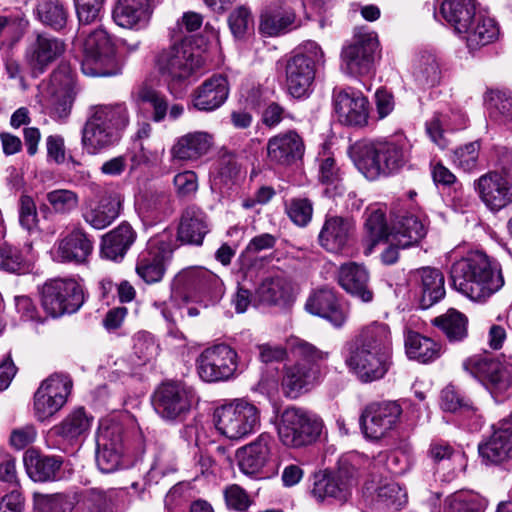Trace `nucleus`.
I'll return each mask as SVG.
<instances>
[{"label":"nucleus","instance_id":"dca6fc26","mask_svg":"<svg viewBox=\"0 0 512 512\" xmlns=\"http://www.w3.org/2000/svg\"><path fill=\"white\" fill-rule=\"evenodd\" d=\"M237 352L226 344L206 348L197 358L200 378L209 383L227 381L238 368Z\"/></svg>","mask_w":512,"mask_h":512},{"label":"nucleus","instance_id":"9d476101","mask_svg":"<svg viewBox=\"0 0 512 512\" xmlns=\"http://www.w3.org/2000/svg\"><path fill=\"white\" fill-rule=\"evenodd\" d=\"M322 428L320 418L302 408L288 407L280 415L277 431L284 446L302 448L315 443Z\"/></svg>","mask_w":512,"mask_h":512},{"label":"nucleus","instance_id":"5701e85b","mask_svg":"<svg viewBox=\"0 0 512 512\" xmlns=\"http://www.w3.org/2000/svg\"><path fill=\"white\" fill-rule=\"evenodd\" d=\"M65 50L64 40L48 33H39L28 46L26 58L33 72L43 73Z\"/></svg>","mask_w":512,"mask_h":512},{"label":"nucleus","instance_id":"603ef678","mask_svg":"<svg viewBox=\"0 0 512 512\" xmlns=\"http://www.w3.org/2000/svg\"><path fill=\"white\" fill-rule=\"evenodd\" d=\"M90 427V419L83 408L70 413L60 424L51 429V433L67 440H73L84 434Z\"/></svg>","mask_w":512,"mask_h":512},{"label":"nucleus","instance_id":"c85d7f7f","mask_svg":"<svg viewBox=\"0 0 512 512\" xmlns=\"http://www.w3.org/2000/svg\"><path fill=\"white\" fill-rule=\"evenodd\" d=\"M362 493L366 498L376 494L378 500L383 505L394 511L404 508L408 503V495L405 488L393 480L383 479L380 476H373L370 480L366 481Z\"/></svg>","mask_w":512,"mask_h":512},{"label":"nucleus","instance_id":"a19ab883","mask_svg":"<svg viewBox=\"0 0 512 512\" xmlns=\"http://www.w3.org/2000/svg\"><path fill=\"white\" fill-rule=\"evenodd\" d=\"M462 34L467 46L470 49H477L497 39L499 29L492 18L474 13V16L467 25V31H463Z\"/></svg>","mask_w":512,"mask_h":512},{"label":"nucleus","instance_id":"58836bf2","mask_svg":"<svg viewBox=\"0 0 512 512\" xmlns=\"http://www.w3.org/2000/svg\"><path fill=\"white\" fill-rule=\"evenodd\" d=\"M112 16L120 27L131 29L142 26L149 18L148 0H118Z\"/></svg>","mask_w":512,"mask_h":512},{"label":"nucleus","instance_id":"20e7f679","mask_svg":"<svg viewBox=\"0 0 512 512\" xmlns=\"http://www.w3.org/2000/svg\"><path fill=\"white\" fill-rule=\"evenodd\" d=\"M292 349L298 360L284 368L281 390L286 397L296 399L318 384L321 378L320 363L328 358V352L301 339L292 343Z\"/></svg>","mask_w":512,"mask_h":512},{"label":"nucleus","instance_id":"6ab92c4d","mask_svg":"<svg viewBox=\"0 0 512 512\" xmlns=\"http://www.w3.org/2000/svg\"><path fill=\"white\" fill-rule=\"evenodd\" d=\"M462 366L491 392L502 393L510 386L509 376L503 365L489 355H473L464 360Z\"/></svg>","mask_w":512,"mask_h":512},{"label":"nucleus","instance_id":"3c124183","mask_svg":"<svg viewBox=\"0 0 512 512\" xmlns=\"http://www.w3.org/2000/svg\"><path fill=\"white\" fill-rule=\"evenodd\" d=\"M37 19L55 31L65 28L69 11L61 0H40L35 9Z\"/></svg>","mask_w":512,"mask_h":512},{"label":"nucleus","instance_id":"c03bdc74","mask_svg":"<svg viewBox=\"0 0 512 512\" xmlns=\"http://www.w3.org/2000/svg\"><path fill=\"white\" fill-rule=\"evenodd\" d=\"M439 13L458 34L467 31V25L475 13L473 0H439Z\"/></svg>","mask_w":512,"mask_h":512},{"label":"nucleus","instance_id":"ea45409f","mask_svg":"<svg viewBox=\"0 0 512 512\" xmlns=\"http://www.w3.org/2000/svg\"><path fill=\"white\" fill-rule=\"evenodd\" d=\"M256 297L269 305L288 304L293 300V288L286 277L271 276L261 282L256 289Z\"/></svg>","mask_w":512,"mask_h":512},{"label":"nucleus","instance_id":"c9c22d12","mask_svg":"<svg viewBox=\"0 0 512 512\" xmlns=\"http://www.w3.org/2000/svg\"><path fill=\"white\" fill-rule=\"evenodd\" d=\"M295 20L296 15L291 8L272 4L262 11L259 29L264 35L278 36L290 31L294 27Z\"/></svg>","mask_w":512,"mask_h":512},{"label":"nucleus","instance_id":"7c9ffc66","mask_svg":"<svg viewBox=\"0 0 512 512\" xmlns=\"http://www.w3.org/2000/svg\"><path fill=\"white\" fill-rule=\"evenodd\" d=\"M352 224L340 216L327 218L319 233V243L328 252L343 254L350 248Z\"/></svg>","mask_w":512,"mask_h":512},{"label":"nucleus","instance_id":"864d4df0","mask_svg":"<svg viewBox=\"0 0 512 512\" xmlns=\"http://www.w3.org/2000/svg\"><path fill=\"white\" fill-rule=\"evenodd\" d=\"M440 405L444 411L460 413L464 417L476 415L477 409L454 386L448 385L440 395Z\"/></svg>","mask_w":512,"mask_h":512},{"label":"nucleus","instance_id":"423d86ee","mask_svg":"<svg viewBox=\"0 0 512 512\" xmlns=\"http://www.w3.org/2000/svg\"><path fill=\"white\" fill-rule=\"evenodd\" d=\"M312 497L322 503L327 500L339 504L348 502L352 495V453H343L333 469L315 473Z\"/></svg>","mask_w":512,"mask_h":512},{"label":"nucleus","instance_id":"69168bd1","mask_svg":"<svg viewBox=\"0 0 512 512\" xmlns=\"http://www.w3.org/2000/svg\"><path fill=\"white\" fill-rule=\"evenodd\" d=\"M140 205L150 216L160 217L171 211V198L165 191H152L143 198Z\"/></svg>","mask_w":512,"mask_h":512},{"label":"nucleus","instance_id":"6e6552de","mask_svg":"<svg viewBox=\"0 0 512 512\" xmlns=\"http://www.w3.org/2000/svg\"><path fill=\"white\" fill-rule=\"evenodd\" d=\"M324 53L314 41L304 43L299 52L286 63V87L291 96H307L315 79L316 66L324 64Z\"/></svg>","mask_w":512,"mask_h":512},{"label":"nucleus","instance_id":"f3484780","mask_svg":"<svg viewBox=\"0 0 512 512\" xmlns=\"http://www.w3.org/2000/svg\"><path fill=\"white\" fill-rule=\"evenodd\" d=\"M401 415L402 408L396 401L371 403L360 416V428L366 438L379 440L396 428Z\"/></svg>","mask_w":512,"mask_h":512},{"label":"nucleus","instance_id":"412c9836","mask_svg":"<svg viewBox=\"0 0 512 512\" xmlns=\"http://www.w3.org/2000/svg\"><path fill=\"white\" fill-rule=\"evenodd\" d=\"M478 453L486 465H499L512 460V418L501 420L491 436L480 442Z\"/></svg>","mask_w":512,"mask_h":512},{"label":"nucleus","instance_id":"37998d69","mask_svg":"<svg viewBox=\"0 0 512 512\" xmlns=\"http://www.w3.org/2000/svg\"><path fill=\"white\" fill-rule=\"evenodd\" d=\"M412 76L420 88L438 85L442 78V70L437 56L432 52H421L414 61Z\"/></svg>","mask_w":512,"mask_h":512},{"label":"nucleus","instance_id":"f257e3e1","mask_svg":"<svg viewBox=\"0 0 512 512\" xmlns=\"http://www.w3.org/2000/svg\"><path fill=\"white\" fill-rule=\"evenodd\" d=\"M452 287L476 302H485L504 286L500 266L481 251H470L450 270Z\"/></svg>","mask_w":512,"mask_h":512},{"label":"nucleus","instance_id":"8fccbe9b","mask_svg":"<svg viewBox=\"0 0 512 512\" xmlns=\"http://www.w3.org/2000/svg\"><path fill=\"white\" fill-rule=\"evenodd\" d=\"M126 492L123 489L92 488L87 494L89 512H118L124 503Z\"/></svg>","mask_w":512,"mask_h":512},{"label":"nucleus","instance_id":"a211bd4d","mask_svg":"<svg viewBox=\"0 0 512 512\" xmlns=\"http://www.w3.org/2000/svg\"><path fill=\"white\" fill-rule=\"evenodd\" d=\"M123 427L118 423L101 424L96 437V464L102 473H113L121 465Z\"/></svg>","mask_w":512,"mask_h":512},{"label":"nucleus","instance_id":"ddd939ff","mask_svg":"<svg viewBox=\"0 0 512 512\" xmlns=\"http://www.w3.org/2000/svg\"><path fill=\"white\" fill-rule=\"evenodd\" d=\"M172 252L173 243L169 233L152 237L138 255L137 275L148 284L161 281L165 274V263L171 258Z\"/></svg>","mask_w":512,"mask_h":512},{"label":"nucleus","instance_id":"0e129e2a","mask_svg":"<svg viewBox=\"0 0 512 512\" xmlns=\"http://www.w3.org/2000/svg\"><path fill=\"white\" fill-rule=\"evenodd\" d=\"M481 144L479 141L466 143L453 152V163L464 172L476 169Z\"/></svg>","mask_w":512,"mask_h":512},{"label":"nucleus","instance_id":"f704fd0d","mask_svg":"<svg viewBox=\"0 0 512 512\" xmlns=\"http://www.w3.org/2000/svg\"><path fill=\"white\" fill-rule=\"evenodd\" d=\"M23 460L28 476L35 482L56 480L63 464L61 457L44 455L34 449L27 450Z\"/></svg>","mask_w":512,"mask_h":512},{"label":"nucleus","instance_id":"774afa93","mask_svg":"<svg viewBox=\"0 0 512 512\" xmlns=\"http://www.w3.org/2000/svg\"><path fill=\"white\" fill-rule=\"evenodd\" d=\"M158 346L154 338L145 332L138 333L134 337L133 353L137 358L135 365H143L157 354Z\"/></svg>","mask_w":512,"mask_h":512},{"label":"nucleus","instance_id":"338daca9","mask_svg":"<svg viewBox=\"0 0 512 512\" xmlns=\"http://www.w3.org/2000/svg\"><path fill=\"white\" fill-rule=\"evenodd\" d=\"M366 228L371 238L365 249V254L369 255L378 241L391 236V231L388 230L384 214L381 211H374L369 215Z\"/></svg>","mask_w":512,"mask_h":512},{"label":"nucleus","instance_id":"72a5a7b5","mask_svg":"<svg viewBox=\"0 0 512 512\" xmlns=\"http://www.w3.org/2000/svg\"><path fill=\"white\" fill-rule=\"evenodd\" d=\"M135 239L136 233L131 225L123 222L102 237L100 254L105 259L120 262Z\"/></svg>","mask_w":512,"mask_h":512},{"label":"nucleus","instance_id":"09e8293b","mask_svg":"<svg viewBox=\"0 0 512 512\" xmlns=\"http://www.w3.org/2000/svg\"><path fill=\"white\" fill-rule=\"evenodd\" d=\"M432 324L437 327L450 342L463 341L468 336V318L460 311L451 308L434 318Z\"/></svg>","mask_w":512,"mask_h":512},{"label":"nucleus","instance_id":"bf43d9fd","mask_svg":"<svg viewBox=\"0 0 512 512\" xmlns=\"http://www.w3.org/2000/svg\"><path fill=\"white\" fill-rule=\"evenodd\" d=\"M0 270L23 274L30 270V264L16 247L4 245L0 247Z\"/></svg>","mask_w":512,"mask_h":512},{"label":"nucleus","instance_id":"4468645a","mask_svg":"<svg viewBox=\"0 0 512 512\" xmlns=\"http://www.w3.org/2000/svg\"><path fill=\"white\" fill-rule=\"evenodd\" d=\"M193 388L182 383H163L154 392L152 404L156 413L168 421L182 420L195 401Z\"/></svg>","mask_w":512,"mask_h":512},{"label":"nucleus","instance_id":"cd10ccee","mask_svg":"<svg viewBox=\"0 0 512 512\" xmlns=\"http://www.w3.org/2000/svg\"><path fill=\"white\" fill-rule=\"evenodd\" d=\"M267 157L277 164L289 165L301 159L304 154V143L295 131L279 133L267 142Z\"/></svg>","mask_w":512,"mask_h":512},{"label":"nucleus","instance_id":"0eeeda50","mask_svg":"<svg viewBox=\"0 0 512 512\" xmlns=\"http://www.w3.org/2000/svg\"><path fill=\"white\" fill-rule=\"evenodd\" d=\"M77 92L75 73L70 64H59L49 82L42 85L44 106L50 117L56 121L67 120Z\"/></svg>","mask_w":512,"mask_h":512},{"label":"nucleus","instance_id":"a878e982","mask_svg":"<svg viewBox=\"0 0 512 512\" xmlns=\"http://www.w3.org/2000/svg\"><path fill=\"white\" fill-rule=\"evenodd\" d=\"M229 91L227 77L221 74L213 75L194 90L193 107L199 111L212 112L226 102Z\"/></svg>","mask_w":512,"mask_h":512},{"label":"nucleus","instance_id":"a18cd8bd","mask_svg":"<svg viewBox=\"0 0 512 512\" xmlns=\"http://www.w3.org/2000/svg\"><path fill=\"white\" fill-rule=\"evenodd\" d=\"M356 348L392 353L389 326L377 321L365 326L358 335Z\"/></svg>","mask_w":512,"mask_h":512},{"label":"nucleus","instance_id":"5fc2aeb1","mask_svg":"<svg viewBox=\"0 0 512 512\" xmlns=\"http://www.w3.org/2000/svg\"><path fill=\"white\" fill-rule=\"evenodd\" d=\"M75 503V497L65 493L34 495V505L39 512H72Z\"/></svg>","mask_w":512,"mask_h":512},{"label":"nucleus","instance_id":"2eb2a0df","mask_svg":"<svg viewBox=\"0 0 512 512\" xmlns=\"http://www.w3.org/2000/svg\"><path fill=\"white\" fill-rule=\"evenodd\" d=\"M72 380L66 374L55 373L44 380L34 394L33 410L38 421L54 416L66 403Z\"/></svg>","mask_w":512,"mask_h":512},{"label":"nucleus","instance_id":"b1692460","mask_svg":"<svg viewBox=\"0 0 512 512\" xmlns=\"http://www.w3.org/2000/svg\"><path fill=\"white\" fill-rule=\"evenodd\" d=\"M392 365V353L358 349L354 352V374L362 383L385 377Z\"/></svg>","mask_w":512,"mask_h":512},{"label":"nucleus","instance_id":"39448f33","mask_svg":"<svg viewBox=\"0 0 512 512\" xmlns=\"http://www.w3.org/2000/svg\"><path fill=\"white\" fill-rule=\"evenodd\" d=\"M80 38H82L83 47L81 69L85 75L108 77L118 74L119 67L115 58V47L104 28L82 29Z\"/></svg>","mask_w":512,"mask_h":512},{"label":"nucleus","instance_id":"4d7b16f0","mask_svg":"<svg viewBox=\"0 0 512 512\" xmlns=\"http://www.w3.org/2000/svg\"><path fill=\"white\" fill-rule=\"evenodd\" d=\"M138 102L148 105L152 110V120L161 122L165 119L168 112V102L164 95L160 92L149 88L142 87L137 94Z\"/></svg>","mask_w":512,"mask_h":512},{"label":"nucleus","instance_id":"e2e57ef3","mask_svg":"<svg viewBox=\"0 0 512 512\" xmlns=\"http://www.w3.org/2000/svg\"><path fill=\"white\" fill-rule=\"evenodd\" d=\"M286 213L294 224L305 227L312 219L313 204L308 198L295 197L286 202Z\"/></svg>","mask_w":512,"mask_h":512},{"label":"nucleus","instance_id":"bb28decb","mask_svg":"<svg viewBox=\"0 0 512 512\" xmlns=\"http://www.w3.org/2000/svg\"><path fill=\"white\" fill-rule=\"evenodd\" d=\"M273 438L267 434H260L257 439L237 451L238 465L241 472L256 476L268 463L271 456Z\"/></svg>","mask_w":512,"mask_h":512},{"label":"nucleus","instance_id":"f03ea898","mask_svg":"<svg viewBox=\"0 0 512 512\" xmlns=\"http://www.w3.org/2000/svg\"><path fill=\"white\" fill-rule=\"evenodd\" d=\"M409 148L403 135L377 143L358 141L354 145V165L367 179L374 180L399 171L408 161Z\"/></svg>","mask_w":512,"mask_h":512},{"label":"nucleus","instance_id":"473e14b6","mask_svg":"<svg viewBox=\"0 0 512 512\" xmlns=\"http://www.w3.org/2000/svg\"><path fill=\"white\" fill-rule=\"evenodd\" d=\"M209 232L206 213L197 206H188L181 216L178 227V240L185 244L199 246Z\"/></svg>","mask_w":512,"mask_h":512},{"label":"nucleus","instance_id":"1a4fd4ad","mask_svg":"<svg viewBox=\"0 0 512 512\" xmlns=\"http://www.w3.org/2000/svg\"><path fill=\"white\" fill-rule=\"evenodd\" d=\"M203 64V59L199 55H194L182 43L173 44L161 50L155 59V65L161 79L167 84L171 92L185 84Z\"/></svg>","mask_w":512,"mask_h":512},{"label":"nucleus","instance_id":"13d9d810","mask_svg":"<svg viewBox=\"0 0 512 512\" xmlns=\"http://www.w3.org/2000/svg\"><path fill=\"white\" fill-rule=\"evenodd\" d=\"M46 200L57 214H69L79 204L76 192L68 189H55L46 194Z\"/></svg>","mask_w":512,"mask_h":512},{"label":"nucleus","instance_id":"9b49d317","mask_svg":"<svg viewBox=\"0 0 512 512\" xmlns=\"http://www.w3.org/2000/svg\"><path fill=\"white\" fill-rule=\"evenodd\" d=\"M216 428L224 436L238 440L254 433L260 426V411L252 403L237 400L215 412Z\"/></svg>","mask_w":512,"mask_h":512},{"label":"nucleus","instance_id":"2f4dec72","mask_svg":"<svg viewBox=\"0 0 512 512\" xmlns=\"http://www.w3.org/2000/svg\"><path fill=\"white\" fill-rule=\"evenodd\" d=\"M305 308L310 314L328 320L335 327L342 326L346 321L338 298L334 291L327 287L313 291L306 301Z\"/></svg>","mask_w":512,"mask_h":512},{"label":"nucleus","instance_id":"c756f323","mask_svg":"<svg viewBox=\"0 0 512 512\" xmlns=\"http://www.w3.org/2000/svg\"><path fill=\"white\" fill-rule=\"evenodd\" d=\"M412 279L418 287L421 308L428 309L444 298L445 278L440 270L423 267L412 272Z\"/></svg>","mask_w":512,"mask_h":512},{"label":"nucleus","instance_id":"79ce46f5","mask_svg":"<svg viewBox=\"0 0 512 512\" xmlns=\"http://www.w3.org/2000/svg\"><path fill=\"white\" fill-rule=\"evenodd\" d=\"M426 233V224L415 215L401 217L391 230L393 242L403 249L418 244Z\"/></svg>","mask_w":512,"mask_h":512},{"label":"nucleus","instance_id":"052dcab7","mask_svg":"<svg viewBox=\"0 0 512 512\" xmlns=\"http://www.w3.org/2000/svg\"><path fill=\"white\" fill-rule=\"evenodd\" d=\"M228 25L236 39H243L253 30L254 20L251 11L246 6L234 9L228 17Z\"/></svg>","mask_w":512,"mask_h":512},{"label":"nucleus","instance_id":"49530a36","mask_svg":"<svg viewBox=\"0 0 512 512\" xmlns=\"http://www.w3.org/2000/svg\"><path fill=\"white\" fill-rule=\"evenodd\" d=\"M220 284L217 275L206 269H186L171 282L172 290H207Z\"/></svg>","mask_w":512,"mask_h":512},{"label":"nucleus","instance_id":"4c0bfd02","mask_svg":"<svg viewBox=\"0 0 512 512\" xmlns=\"http://www.w3.org/2000/svg\"><path fill=\"white\" fill-rule=\"evenodd\" d=\"M121 207L120 196L116 193L104 195L98 204L86 209L83 218L87 224L95 229H104L119 215Z\"/></svg>","mask_w":512,"mask_h":512},{"label":"nucleus","instance_id":"aec40b11","mask_svg":"<svg viewBox=\"0 0 512 512\" xmlns=\"http://www.w3.org/2000/svg\"><path fill=\"white\" fill-rule=\"evenodd\" d=\"M380 58L379 41L374 32L358 31L354 35V75L363 77L358 84L370 90L375 63Z\"/></svg>","mask_w":512,"mask_h":512},{"label":"nucleus","instance_id":"7ed1b4c3","mask_svg":"<svg viewBox=\"0 0 512 512\" xmlns=\"http://www.w3.org/2000/svg\"><path fill=\"white\" fill-rule=\"evenodd\" d=\"M129 124L125 103L100 104L90 107L82 129V145L88 154L96 155L116 144Z\"/></svg>","mask_w":512,"mask_h":512},{"label":"nucleus","instance_id":"e433bc0d","mask_svg":"<svg viewBox=\"0 0 512 512\" xmlns=\"http://www.w3.org/2000/svg\"><path fill=\"white\" fill-rule=\"evenodd\" d=\"M213 138L207 132L196 131L177 139L171 148V155L178 160H197L207 154Z\"/></svg>","mask_w":512,"mask_h":512},{"label":"nucleus","instance_id":"6e6d98bb","mask_svg":"<svg viewBox=\"0 0 512 512\" xmlns=\"http://www.w3.org/2000/svg\"><path fill=\"white\" fill-rule=\"evenodd\" d=\"M319 181L326 186L325 193L330 197L343 193L342 174L334 158L327 157L321 161L319 166Z\"/></svg>","mask_w":512,"mask_h":512},{"label":"nucleus","instance_id":"4be33fe9","mask_svg":"<svg viewBox=\"0 0 512 512\" xmlns=\"http://www.w3.org/2000/svg\"><path fill=\"white\" fill-rule=\"evenodd\" d=\"M475 185L480 199L492 211H499L512 203V184L497 171L480 176Z\"/></svg>","mask_w":512,"mask_h":512},{"label":"nucleus","instance_id":"680f3d73","mask_svg":"<svg viewBox=\"0 0 512 512\" xmlns=\"http://www.w3.org/2000/svg\"><path fill=\"white\" fill-rule=\"evenodd\" d=\"M486 105L495 119L512 117V95L505 91H491L486 96Z\"/></svg>","mask_w":512,"mask_h":512},{"label":"nucleus","instance_id":"de8ad7c7","mask_svg":"<svg viewBox=\"0 0 512 512\" xmlns=\"http://www.w3.org/2000/svg\"><path fill=\"white\" fill-rule=\"evenodd\" d=\"M406 353L410 359L428 363L440 356L441 345L418 332L408 331L405 336Z\"/></svg>","mask_w":512,"mask_h":512},{"label":"nucleus","instance_id":"f8f14e48","mask_svg":"<svg viewBox=\"0 0 512 512\" xmlns=\"http://www.w3.org/2000/svg\"><path fill=\"white\" fill-rule=\"evenodd\" d=\"M40 295L42 307L54 318L65 313H74L84 303L83 288L72 278L47 281L43 285Z\"/></svg>","mask_w":512,"mask_h":512},{"label":"nucleus","instance_id":"393cba45","mask_svg":"<svg viewBox=\"0 0 512 512\" xmlns=\"http://www.w3.org/2000/svg\"><path fill=\"white\" fill-rule=\"evenodd\" d=\"M93 251V242L80 228L72 229L55 244L54 259L60 263L83 264Z\"/></svg>","mask_w":512,"mask_h":512}]
</instances>
